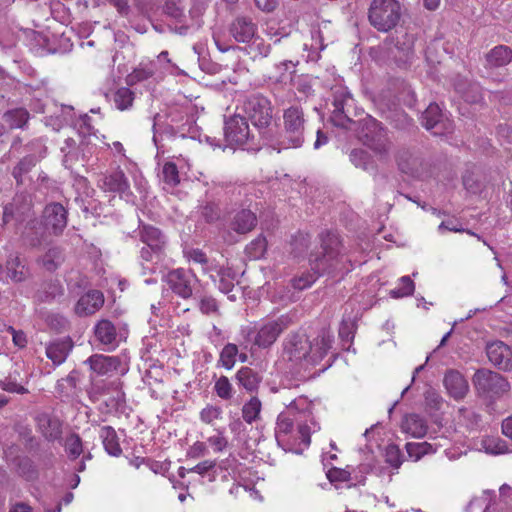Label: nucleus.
I'll list each match as a JSON object with an SVG mask.
<instances>
[{"label": "nucleus", "mask_w": 512, "mask_h": 512, "mask_svg": "<svg viewBox=\"0 0 512 512\" xmlns=\"http://www.w3.org/2000/svg\"><path fill=\"white\" fill-rule=\"evenodd\" d=\"M333 342L331 328L324 325L315 332V335L300 332L288 334L283 343V352L290 361L316 366L327 356Z\"/></svg>", "instance_id": "obj_1"}, {"label": "nucleus", "mask_w": 512, "mask_h": 512, "mask_svg": "<svg viewBox=\"0 0 512 512\" xmlns=\"http://www.w3.org/2000/svg\"><path fill=\"white\" fill-rule=\"evenodd\" d=\"M320 238L322 252L311 254L309 259L313 273H305L292 279V285L297 290L310 287L318 276L331 274L340 269L344 254L339 236L331 232H323Z\"/></svg>", "instance_id": "obj_2"}, {"label": "nucleus", "mask_w": 512, "mask_h": 512, "mask_svg": "<svg viewBox=\"0 0 512 512\" xmlns=\"http://www.w3.org/2000/svg\"><path fill=\"white\" fill-rule=\"evenodd\" d=\"M359 124V140L371 149L380 159H388L392 142L383 124L371 116H366L360 120Z\"/></svg>", "instance_id": "obj_3"}, {"label": "nucleus", "mask_w": 512, "mask_h": 512, "mask_svg": "<svg viewBox=\"0 0 512 512\" xmlns=\"http://www.w3.org/2000/svg\"><path fill=\"white\" fill-rule=\"evenodd\" d=\"M401 18V5L397 0H372L368 20L379 32H388L396 27Z\"/></svg>", "instance_id": "obj_4"}, {"label": "nucleus", "mask_w": 512, "mask_h": 512, "mask_svg": "<svg viewBox=\"0 0 512 512\" xmlns=\"http://www.w3.org/2000/svg\"><path fill=\"white\" fill-rule=\"evenodd\" d=\"M236 105L239 111L248 117L254 126L258 128L268 127L272 120V108L270 101L262 95L245 96L237 95Z\"/></svg>", "instance_id": "obj_5"}, {"label": "nucleus", "mask_w": 512, "mask_h": 512, "mask_svg": "<svg viewBox=\"0 0 512 512\" xmlns=\"http://www.w3.org/2000/svg\"><path fill=\"white\" fill-rule=\"evenodd\" d=\"M333 110L331 112V122L333 125L345 129H351L354 123L351 113L354 109V99L345 87H336L333 90Z\"/></svg>", "instance_id": "obj_6"}, {"label": "nucleus", "mask_w": 512, "mask_h": 512, "mask_svg": "<svg viewBox=\"0 0 512 512\" xmlns=\"http://www.w3.org/2000/svg\"><path fill=\"white\" fill-rule=\"evenodd\" d=\"M473 384L481 395L500 396L510 389V384L502 375L488 369H479L473 376Z\"/></svg>", "instance_id": "obj_7"}, {"label": "nucleus", "mask_w": 512, "mask_h": 512, "mask_svg": "<svg viewBox=\"0 0 512 512\" xmlns=\"http://www.w3.org/2000/svg\"><path fill=\"white\" fill-rule=\"evenodd\" d=\"M249 134L247 117L239 111V105H236L233 116L226 121V147L244 145L249 138Z\"/></svg>", "instance_id": "obj_8"}, {"label": "nucleus", "mask_w": 512, "mask_h": 512, "mask_svg": "<svg viewBox=\"0 0 512 512\" xmlns=\"http://www.w3.org/2000/svg\"><path fill=\"white\" fill-rule=\"evenodd\" d=\"M284 128L293 147H300L304 141V114L299 107H290L284 111Z\"/></svg>", "instance_id": "obj_9"}, {"label": "nucleus", "mask_w": 512, "mask_h": 512, "mask_svg": "<svg viewBox=\"0 0 512 512\" xmlns=\"http://www.w3.org/2000/svg\"><path fill=\"white\" fill-rule=\"evenodd\" d=\"M398 169L409 176L419 178L426 171L425 163L420 155L411 148L401 147L395 153Z\"/></svg>", "instance_id": "obj_10"}, {"label": "nucleus", "mask_w": 512, "mask_h": 512, "mask_svg": "<svg viewBox=\"0 0 512 512\" xmlns=\"http://www.w3.org/2000/svg\"><path fill=\"white\" fill-rule=\"evenodd\" d=\"M422 125L434 135H444L453 130L452 122L445 118L440 107L431 103L423 112L421 117Z\"/></svg>", "instance_id": "obj_11"}, {"label": "nucleus", "mask_w": 512, "mask_h": 512, "mask_svg": "<svg viewBox=\"0 0 512 512\" xmlns=\"http://www.w3.org/2000/svg\"><path fill=\"white\" fill-rule=\"evenodd\" d=\"M291 324L292 318L289 315H281L276 320L270 321L260 328L255 337V343L259 347H269Z\"/></svg>", "instance_id": "obj_12"}, {"label": "nucleus", "mask_w": 512, "mask_h": 512, "mask_svg": "<svg viewBox=\"0 0 512 512\" xmlns=\"http://www.w3.org/2000/svg\"><path fill=\"white\" fill-rule=\"evenodd\" d=\"M101 188L108 192L119 194L127 202L133 201V193L130 190L129 182L121 170H116L101 179Z\"/></svg>", "instance_id": "obj_13"}, {"label": "nucleus", "mask_w": 512, "mask_h": 512, "mask_svg": "<svg viewBox=\"0 0 512 512\" xmlns=\"http://www.w3.org/2000/svg\"><path fill=\"white\" fill-rule=\"evenodd\" d=\"M38 432L48 442L62 439L63 423L54 415L48 413L39 414L36 418Z\"/></svg>", "instance_id": "obj_14"}, {"label": "nucleus", "mask_w": 512, "mask_h": 512, "mask_svg": "<svg viewBox=\"0 0 512 512\" xmlns=\"http://www.w3.org/2000/svg\"><path fill=\"white\" fill-rule=\"evenodd\" d=\"M486 354L489 361L501 370L512 369V351L502 341L490 343L486 347Z\"/></svg>", "instance_id": "obj_15"}, {"label": "nucleus", "mask_w": 512, "mask_h": 512, "mask_svg": "<svg viewBox=\"0 0 512 512\" xmlns=\"http://www.w3.org/2000/svg\"><path fill=\"white\" fill-rule=\"evenodd\" d=\"M512 62V49L507 45H496L483 57V66L486 70H495L507 66Z\"/></svg>", "instance_id": "obj_16"}, {"label": "nucleus", "mask_w": 512, "mask_h": 512, "mask_svg": "<svg viewBox=\"0 0 512 512\" xmlns=\"http://www.w3.org/2000/svg\"><path fill=\"white\" fill-rule=\"evenodd\" d=\"M43 216L46 228L54 234L61 233L67 225V211L60 203L47 205Z\"/></svg>", "instance_id": "obj_17"}, {"label": "nucleus", "mask_w": 512, "mask_h": 512, "mask_svg": "<svg viewBox=\"0 0 512 512\" xmlns=\"http://www.w3.org/2000/svg\"><path fill=\"white\" fill-rule=\"evenodd\" d=\"M85 363H87L90 369L99 376H112L118 371L121 365V360L116 356L94 354L90 356Z\"/></svg>", "instance_id": "obj_18"}, {"label": "nucleus", "mask_w": 512, "mask_h": 512, "mask_svg": "<svg viewBox=\"0 0 512 512\" xmlns=\"http://www.w3.org/2000/svg\"><path fill=\"white\" fill-rule=\"evenodd\" d=\"M94 334L96 340L100 344L107 346L109 350L116 348L121 341V337L118 334L116 327L107 319H102L96 323L94 327Z\"/></svg>", "instance_id": "obj_19"}, {"label": "nucleus", "mask_w": 512, "mask_h": 512, "mask_svg": "<svg viewBox=\"0 0 512 512\" xmlns=\"http://www.w3.org/2000/svg\"><path fill=\"white\" fill-rule=\"evenodd\" d=\"M104 304V295L99 290H90L82 295L75 305L79 316H88L98 311Z\"/></svg>", "instance_id": "obj_20"}, {"label": "nucleus", "mask_w": 512, "mask_h": 512, "mask_svg": "<svg viewBox=\"0 0 512 512\" xmlns=\"http://www.w3.org/2000/svg\"><path fill=\"white\" fill-rule=\"evenodd\" d=\"M166 281L169 287L182 298H188L192 295V277L183 269L169 272L166 275Z\"/></svg>", "instance_id": "obj_21"}, {"label": "nucleus", "mask_w": 512, "mask_h": 512, "mask_svg": "<svg viewBox=\"0 0 512 512\" xmlns=\"http://www.w3.org/2000/svg\"><path fill=\"white\" fill-rule=\"evenodd\" d=\"M72 348L73 342L70 338L56 339L47 344L46 356L54 366H59L65 362Z\"/></svg>", "instance_id": "obj_22"}, {"label": "nucleus", "mask_w": 512, "mask_h": 512, "mask_svg": "<svg viewBox=\"0 0 512 512\" xmlns=\"http://www.w3.org/2000/svg\"><path fill=\"white\" fill-rule=\"evenodd\" d=\"M443 382L449 395L454 399H462L468 392L469 386L466 379L456 370H448Z\"/></svg>", "instance_id": "obj_23"}, {"label": "nucleus", "mask_w": 512, "mask_h": 512, "mask_svg": "<svg viewBox=\"0 0 512 512\" xmlns=\"http://www.w3.org/2000/svg\"><path fill=\"white\" fill-rule=\"evenodd\" d=\"M256 25L248 17L241 16L230 25V33L237 42L247 43L255 35Z\"/></svg>", "instance_id": "obj_24"}, {"label": "nucleus", "mask_w": 512, "mask_h": 512, "mask_svg": "<svg viewBox=\"0 0 512 512\" xmlns=\"http://www.w3.org/2000/svg\"><path fill=\"white\" fill-rule=\"evenodd\" d=\"M257 224L256 215L248 209L237 212L230 222V229L239 235L250 232Z\"/></svg>", "instance_id": "obj_25"}, {"label": "nucleus", "mask_w": 512, "mask_h": 512, "mask_svg": "<svg viewBox=\"0 0 512 512\" xmlns=\"http://www.w3.org/2000/svg\"><path fill=\"white\" fill-rule=\"evenodd\" d=\"M454 87L456 92L468 103H477L482 99L481 87L478 83L457 78Z\"/></svg>", "instance_id": "obj_26"}, {"label": "nucleus", "mask_w": 512, "mask_h": 512, "mask_svg": "<svg viewBox=\"0 0 512 512\" xmlns=\"http://www.w3.org/2000/svg\"><path fill=\"white\" fill-rule=\"evenodd\" d=\"M6 275L13 282H22L29 276V269L26 264L17 256L10 255L5 265Z\"/></svg>", "instance_id": "obj_27"}, {"label": "nucleus", "mask_w": 512, "mask_h": 512, "mask_svg": "<svg viewBox=\"0 0 512 512\" xmlns=\"http://www.w3.org/2000/svg\"><path fill=\"white\" fill-rule=\"evenodd\" d=\"M156 72L154 61H141L139 65L127 76V83L135 85L151 78Z\"/></svg>", "instance_id": "obj_28"}, {"label": "nucleus", "mask_w": 512, "mask_h": 512, "mask_svg": "<svg viewBox=\"0 0 512 512\" xmlns=\"http://www.w3.org/2000/svg\"><path fill=\"white\" fill-rule=\"evenodd\" d=\"M140 237L143 243L151 248L154 252H161L165 240L158 228L153 226H143L140 231Z\"/></svg>", "instance_id": "obj_29"}, {"label": "nucleus", "mask_w": 512, "mask_h": 512, "mask_svg": "<svg viewBox=\"0 0 512 512\" xmlns=\"http://www.w3.org/2000/svg\"><path fill=\"white\" fill-rule=\"evenodd\" d=\"M402 428L413 437L422 438L426 435L428 426L424 418L418 414H410L406 416Z\"/></svg>", "instance_id": "obj_30"}, {"label": "nucleus", "mask_w": 512, "mask_h": 512, "mask_svg": "<svg viewBox=\"0 0 512 512\" xmlns=\"http://www.w3.org/2000/svg\"><path fill=\"white\" fill-rule=\"evenodd\" d=\"M100 438L106 452L111 456H119L122 453L116 431L111 426H103L100 429Z\"/></svg>", "instance_id": "obj_31"}, {"label": "nucleus", "mask_w": 512, "mask_h": 512, "mask_svg": "<svg viewBox=\"0 0 512 512\" xmlns=\"http://www.w3.org/2000/svg\"><path fill=\"white\" fill-rule=\"evenodd\" d=\"M65 261V254L62 248L58 246H51L47 249L41 258L42 266L50 272L58 269Z\"/></svg>", "instance_id": "obj_32"}, {"label": "nucleus", "mask_w": 512, "mask_h": 512, "mask_svg": "<svg viewBox=\"0 0 512 512\" xmlns=\"http://www.w3.org/2000/svg\"><path fill=\"white\" fill-rule=\"evenodd\" d=\"M40 145V152L38 156L35 155H28L25 156L14 168L13 170V176L16 179L17 183H22V176L26 173H28L39 161L40 158L44 157L46 148L39 143Z\"/></svg>", "instance_id": "obj_33"}, {"label": "nucleus", "mask_w": 512, "mask_h": 512, "mask_svg": "<svg viewBox=\"0 0 512 512\" xmlns=\"http://www.w3.org/2000/svg\"><path fill=\"white\" fill-rule=\"evenodd\" d=\"M134 92L128 87H120L112 93V102L120 111L128 110L134 101Z\"/></svg>", "instance_id": "obj_34"}, {"label": "nucleus", "mask_w": 512, "mask_h": 512, "mask_svg": "<svg viewBox=\"0 0 512 512\" xmlns=\"http://www.w3.org/2000/svg\"><path fill=\"white\" fill-rule=\"evenodd\" d=\"M481 446L486 453L492 455L505 454L512 451L506 441L498 436H488L483 438Z\"/></svg>", "instance_id": "obj_35"}, {"label": "nucleus", "mask_w": 512, "mask_h": 512, "mask_svg": "<svg viewBox=\"0 0 512 512\" xmlns=\"http://www.w3.org/2000/svg\"><path fill=\"white\" fill-rule=\"evenodd\" d=\"M350 161L357 168H361L365 171L374 168V160L371 154L361 148L351 150L349 154Z\"/></svg>", "instance_id": "obj_36"}, {"label": "nucleus", "mask_w": 512, "mask_h": 512, "mask_svg": "<svg viewBox=\"0 0 512 512\" xmlns=\"http://www.w3.org/2000/svg\"><path fill=\"white\" fill-rule=\"evenodd\" d=\"M72 114L73 108L68 106H63L61 108V114L52 115L46 118V125L51 126L53 130L58 131L63 126L72 122Z\"/></svg>", "instance_id": "obj_37"}, {"label": "nucleus", "mask_w": 512, "mask_h": 512, "mask_svg": "<svg viewBox=\"0 0 512 512\" xmlns=\"http://www.w3.org/2000/svg\"><path fill=\"white\" fill-rule=\"evenodd\" d=\"M3 118L10 128H23L28 122L29 113L23 108H18L6 112Z\"/></svg>", "instance_id": "obj_38"}, {"label": "nucleus", "mask_w": 512, "mask_h": 512, "mask_svg": "<svg viewBox=\"0 0 512 512\" xmlns=\"http://www.w3.org/2000/svg\"><path fill=\"white\" fill-rule=\"evenodd\" d=\"M17 373L11 372L4 379L0 380V388L9 393L16 394H26L28 393V389L22 384V382L18 381Z\"/></svg>", "instance_id": "obj_39"}, {"label": "nucleus", "mask_w": 512, "mask_h": 512, "mask_svg": "<svg viewBox=\"0 0 512 512\" xmlns=\"http://www.w3.org/2000/svg\"><path fill=\"white\" fill-rule=\"evenodd\" d=\"M63 153V164L66 168L71 169L74 163L78 160V151L76 149V142L72 138H67L64 145L61 147Z\"/></svg>", "instance_id": "obj_40"}, {"label": "nucleus", "mask_w": 512, "mask_h": 512, "mask_svg": "<svg viewBox=\"0 0 512 512\" xmlns=\"http://www.w3.org/2000/svg\"><path fill=\"white\" fill-rule=\"evenodd\" d=\"M294 427L293 420L284 413H281L277 418L275 436L279 444L284 441V437L292 432Z\"/></svg>", "instance_id": "obj_41"}, {"label": "nucleus", "mask_w": 512, "mask_h": 512, "mask_svg": "<svg viewBox=\"0 0 512 512\" xmlns=\"http://www.w3.org/2000/svg\"><path fill=\"white\" fill-rule=\"evenodd\" d=\"M236 378L241 386L248 391H253L257 388L258 378L257 375L248 367L241 368Z\"/></svg>", "instance_id": "obj_42"}, {"label": "nucleus", "mask_w": 512, "mask_h": 512, "mask_svg": "<svg viewBox=\"0 0 512 512\" xmlns=\"http://www.w3.org/2000/svg\"><path fill=\"white\" fill-rule=\"evenodd\" d=\"M415 36L411 33L404 32L402 35L397 36L395 42V48L403 54V56L408 57L414 48Z\"/></svg>", "instance_id": "obj_43"}, {"label": "nucleus", "mask_w": 512, "mask_h": 512, "mask_svg": "<svg viewBox=\"0 0 512 512\" xmlns=\"http://www.w3.org/2000/svg\"><path fill=\"white\" fill-rule=\"evenodd\" d=\"M415 285L409 276H403L400 278V286L392 289L389 294L392 298H403L410 296L414 293Z\"/></svg>", "instance_id": "obj_44"}, {"label": "nucleus", "mask_w": 512, "mask_h": 512, "mask_svg": "<svg viewBox=\"0 0 512 512\" xmlns=\"http://www.w3.org/2000/svg\"><path fill=\"white\" fill-rule=\"evenodd\" d=\"M65 450L71 459H76L83 453L82 440L78 434L73 433L66 438Z\"/></svg>", "instance_id": "obj_45"}, {"label": "nucleus", "mask_w": 512, "mask_h": 512, "mask_svg": "<svg viewBox=\"0 0 512 512\" xmlns=\"http://www.w3.org/2000/svg\"><path fill=\"white\" fill-rule=\"evenodd\" d=\"M261 411V402L258 398L252 397L242 408V415L247 423L255 421Z\"/></svg>", "instance_id": "obj_46"}, {"label": "nucleus", "mask_w": 512, "mask_h": 512, "mask_svg": "<svg viewBox=\"0 0 512 512\" xmlns=\"http://www.w3.org/2000/svg\"><path fill=\"white\" fill-rule=\"evenodd\" d=\"M267 249V241L265 237L258 236L246 247V252L249 257L259 259L264 256Z\"/></svg>", "instance_id": "obj_47"}, {"label": "nucleus", "mask_w": 512, "mask_h": 512, "mask_svg": "<svg viewBox=\"0 0 512 512\" xmlns=\"http://www.w3.org/2000/svg\"><path fill=\"white\" fill-rule=\"evenodd\" d=\"M385 461L391 467L398 469L402 464V453L395 444H389L385 448Z\"/></svg>", "instance_id": "obj_48"}, {"label": "nucleus", "mask_w": 512, "mask_h": 512, "mask_svg": "<svg viewBox=\"0 0 512 512\" xmlns=\"http://www.w3.org/2000/svg\"><path fill=\"white\" fill-rule=\"evenodd\" d=\"M162 174L164 182L171 187L176 186L180 182L177 166L172 162L164 164Z\"/></svg>", "instance_id": "obj_49"}, {"label": "nucleus", "mask_w": 512, "mask_h": 512, "mask_svg": "<svg viewBox=\"0 0 512 512\" xmlns=\"http://www.w3.org/2000/svg\"><path fill=\"white\" fill-rule=\"evenodd\" d=\"M222 409L220 406L208 404L200 412V418L207 424H213L215 420L221 419Z\"/></svg>", "instance_id": "obj_50"}, {"label": "nucleus", "mask_w": 512, "mask_h": 512, "mask_svg": "<svg viewBox=\"0 0 512 512\" xmlns=\"http://www.w3.org/2000/svg\"><path fill=\"white\" fill-rule=\"evenodd\" d=\"M157 60L159 63H163L162 68L169 72L170 74H183V71L179 69V67L171 61L169 58L168 51H162L158 56Z\"/></svg>", "instance_id": "obj_51"}, {"label": "nucleus", "mask_w": 512, "mask_h": 512, "mask_svg": "<svg viewBox=\"0 0 512 512\" xmlns=\"http://www.w3.org/2000/svg\"><path fill=\"white\" fill-rule=\"evenodd\" d=\"M215 467H216V463L214 461L205 460V461L197 464L193 468H191L189 470V472H195L200 475L208 474L210 476L211 475L210 472H212V474H215V472H216ZM213 479H214V475H212L210 480H213Z\"/></svg>", "instance_id": "obj_52"}, {"label": "nucleus", "mask_w": 512, "mask_h": 512, "mask_svg": "<svg viewBox=\"0 0 512 512\" xmlns=\"http://www.w3.org/2000/svg\"><path fill=\"white\" fill-rule=\"evenodd\" d=\"M47 286L49 288V291H44L43 293L39 292L38 294V298L41 301H49L63 294V289L58 283H50Z\"/></svg>", "instance_id": "obj_53"}, {"label": "nucleus", "mask_w": 512, "mask_h": 512, "mask_svg": "<svg viewBox=\"0 0 512 512\" xmlns=\"http://www.w3.org/2000/svg\"><path fill=\"white\" fill-rule=\"evenodd\" d=\"M185 256L190 262L202 265L203 269H205V266L208 263L205 253L200 249L187 250L185 251Z\"/></svg>", "instance_id": "obj_54"}, {"label": "nucleus", "mask_w": 512, "mask_h": 512, "mask_svg": "<svg viewBox=\"0 0 512 512\" xmlns=\"http://www.w3.org/2000/svg\"><path fill=\"white\" fill-rule=\"evenodd\" d=\"M18 472L26 479L33 478L35 470L32 461L28 458L20 460L18 464Z\"/></svg>", "instance_id": "obj_55"}, {"label": "nucleus", "mask_w": 512, "mask_h": 512, "mask_svg": "<svg viewBox=\"0 0 512 512\" xmlns=\"http://www.w3.org/2000/svg\"><path fill=\"white\" fill-rule=\"evenodd\" d=\"M219 211V208L215 204L209 203L202 208V215L207 222H212L219 218Z\"/></svg>", "instance_id": "obj_56"}, {"label": "nucleus", "mask_w": 512, "mask_h": 512, "mask_svg": "<svg viewBox=\"0 0 512 512\" xmlns=\"http://www.w3.org/2000/svg\"><path fill=\"white\" fill-rule=\"evenodd\" d=\"M8 331L12 334V341L15 346L24 348L27 345V338L23 331L15 330L12 326L8 327Z\"/></svg>", "instance_id": "obj_57"}, {"label": "nucleus", "mask_w": 512, "mask_h": 512, "mask_svg": "<svg viewBox=\"0 0 512 512\" xmlns=\"http://www.w3.org/2000/svg\"><path fill=\"white\" fill-rule=\"evenodd\" d=\"M164 10L168 15L176 19L183 14V9L174 0L167 1Z\"/></svg>", "instance_id": "obj_58"}, {"label": "nucleus", "mask_w": 512, "mask_h": 512, "mask_svg": "<svg viewBox=\"0 0 512 512\" xmlns=\"http://www.w3.org/2000/svg\"><path fill=\"white\" fill-rule=\"evenodd\" d=\"M348 472L342 469L333 468L327 473V477L331 482L346 481L348 479Z\"/></svg>", "instance_id": "obj_59"}, {"label": "nucleus", "mask_w": 512, "mask_h": 512, "mask_svg": "<svg viewBox=\"0 0 512 512\" xmlns=\"http://www.w3.org/2000/svg\"><path fill=\"white\" fill-rule=\"evenodd\" d=\"M208 444L214 452H220L224 448V438L221 432L208 438Z\"/></svg>", "instance_id": "obj_60"}, {"label": "nucleus", "mask_w": 512, "mask_h": 512, "mask_svg": "<svg viewBox=\"0 0 512 512\" xmlns=\"http://www.w3.org/2000/svg\"><path fill=\"white\" fill-rule=\"evenodd\" d=\"M238 355V348L234 344H226V369H230L235 363V357Z\"/></svg>", "instance_id": "obj_61"}, {"label": "nucleus", "mask_w": 512, "mask_h": 512, "mask_svg": "<svg viewBox=\"0 0 512 512\" xmlns=\"http://www.w3.org/2000/svg\"><path fill=\"white\" fill-rule=\"evenodd\" d=\"M200 309L204 313H212L217 309V303L214 298L204 297L200 302Z\"/></svg>", "instance_id": "obj_62"}, {"label": "nucleus", "mask_w": 512, "mask_h": 512, "mask_svg": "<svg viewBox=\"0 0 512 512\" xmlns=\"http://www.w3.org/2000/svg\"><path fill=\"white\" fill-rule=\"evenodd\" d=\"M107 2L113 5L120 15H128L130 11L128 0H107Z\"/></svg>", "instance_id": "obj_63"}, {"label": "nucleus", "mask_w": 512, "mask_h": 512, "mask_svg": "<svg viewBox=\"0 0 512 512\" xmlns=\"http://www.w3.org/2000/svg\"><path fill=\"white\" fill-rule=\"evenodd\" d=\"M229 427L231 432L234 433L236 437H239L245 429V425L241 419L235 417H231Z\"/></svg>", "instance_id": "obj_64"}]
</instances>
